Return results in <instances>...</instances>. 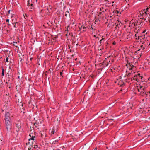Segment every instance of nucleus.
I'll list each match as a JSON object with an SVG mask.
<instances>
[{
    "label": "nucleus",
    "instance_id": "nucleus-22",
    "mask_svg": "<svg viewBox=\"0 0 150 150\" xmlns=\"http://www.w3.org/2000/svg\"><path fill=\"white\" fill-rule=\"evenodd\" d=\"M36 125H37V124H36V123H34V125L36 127H37V126H36Z\"/></svg>",
    "mask_w": 150,
    "mask_h": 150
},
{
    "label": "nucleus",
    "instance_id": "nucleus-29",
    "mask_svg": "<svg viewBox=\"0 0 150 150\" xmlns=\"http://www.w3.org/2000/svg\"><path fill=\"white\" fill-rule=\"evenodd\" d=\"M38 0H36V1H37Z\"/></svg>",
    "mask_w": 150,
    "mask_h": 150
},
{
    "label": "nucleus",
    "instance_id": "nucleus-5",
    "mask_svg": "<svg viewBox=\"0 0 150 150\" xmlns=\"http://www.w3.org/2000/svg\"><path fill=\"white\" fill-rule=\"evenodd\" d=\"M57 127H53V128L51 129H50L49 131V134H51L52 135L54 134V133L57 132Z\"/></svg>",
    "mask_w": 150,
    "mask_h": 150
},
{
    "label": "nucleus",
    "instance_id": "nucleus-19",
    "mask_svg": "<svg viewBox=\"0 0 150 150\" xmlns=\"http://www.w3.org/2000/svg\"><path fill=\"white\" fill-rule=\"evenodd\" d=\"M9 19H7L6 20V22H8L9 21Z\"/></svg>",
    "mask_w": 150,
    "mask_h": 150
},
{
    "label": "nucleus",
    "instance_id": "nucleus-15",
    "mask_svg": "<svg viewBox=\"0 0 150 150\" xmlns=\"http://www.w3.org/2000/svg\"><path fill=\"white\" fill-rule=\"evenodd\" d=\"M4 71L3 69L2 70V76H4Z\"/></svg>",
    "mask_w": 150,
    "mask_h": 150
},
{
    "label": "nucleus",
    "instance_id": "nucleus-31",
    "mask_svg": "<svg viewBox=\"0 0 150 150\" xmlns=\"http://www.w3.org/2000/svg\"><path fill=\"white\" fill-rule=\"evenodd\" d=\"M108 64L107 65V66H108Z\"/></svg>",
    "mask_w": 150,
    "mask_h": 150
},
{
    "label": "nucleus",
    "instance_id": "nucleus-3",
    "mask_svg": "<svg viewBox=\"0 0 150 150\" xmlns=\"http://www.w3.org/2000/svg\"><path fill=\"white\" fill-rule=\"evenodd\" d=\"M35 136H32L29 139V142L28 143H26V145H32L33 146V144L34 141L35 142Z\"/></svg>",
    "mask_w": 150,
    "mask_h": 150
},
{
    "label": "nucleus",
    "instance_id": "nucleus-26",
    "mask_svg": "<svg viewBox=\"0 0 150 150\" xmlns=\"http://www.w3.org/2000/svg\"><path fill=\"white\" fill-rule=\"evenodd\" d=\"M95 150H97V148H96L95 149Z\"/></svg>",
    "mask_w": 150,
    "mask_h": 150
},
{
    "label": "nucleus",
    "instance_id": "nucleus-14",
    "mask_svg": "<svg viewBox=\"0 0 150 150\" xmlns=\"http://www.w3.org/2000/svg\"><path fill=\"white\" fill-rule=\"evenodd\" d=\"M142 89V90H144V88H142V86H140L139 88V89H138V91H139L140 89Z\"/></svg>",
    "mask_w": 150,
    "mask_h": 150
},
{
    "label": "nucleus",
    "instance_id": "nucleus-33",
    "mask_svg": "<svg viewBox=\"0 0 150 150\" xmlns=\"http://www.w3.org/2000/svg\"><path fill=\"white\" fill-rule=\"evenodd\" d=\"M1 29V28L0 27V29Z\"/></svg>",
    "mask_w": 150,
    "mask_h": 150
},
{
    "label": "nucleus",
    "instance_id": "nucleus-27",
    "mask_svg": "<svg viewBox=\"0 0 150 150\" xmlns=\"http://www.w3.org/2000/svg\"><path fill=\"white\" fill-rule=\"evenodd\" d=\"M132 68H131V69L132 70Z\"/></svg>",
    "mask_w": 150,
    "mask_h": 150
},
{
    "label": "nucleus",
    "instance_id": "nucleus-11",
    "mask_svg": "<svg viewBox=\"0 0 150 150\" xmlns=\"http://www.w3.org/2000/svg\"><path fill=\"white\" fill-rule=\"evenodd\" d=\"M139 75L138 74L137 75H136L135 76L133 77V79L134 80L137 81V77L139 76Z\"/></svg>",
    "mask_w": 150,
    "mask_h": 150
},
{
    "label": "nucleus",
    "instance_id": "nucleus-28",
    "mask_svg": "<svg viewBox=\"0 0 150 150\" xmlns=\"http://www.w3.org/2000/svg\"><path fill=\"white\" fill-rule=\"evenodd\" d=\"M149 22H150V20L149 19Z\"/></svg>",
    "mask_w": 150,
    "mask_h": 150
},
{
    "label": "nucleus",
    "instance_id": "nucleus-13",
    "mask_svg": "<svg viewBox=\"0 0 150 150\" xmlns=\"http://www.w3.org/2000/svg\"><path fill=\"white\" fill-rule=\"evenodd\" d=\"M104 40V39L103 38H102L101 39L100 41V44H101L103 42V41Z\"/></svg>",
    "mask_w": 150,
    "mask_h": 150
},
{
    "label": "nucleus",
    "instance_id": "nucleus-8",
    "mask_svg": "<svg viewBox=\"0 0 150 150\" xmlns=\"http://www.w3.org/2000/svg\"><path fill=\"white\" fill-rule=\"evenodd\" d=\"M17 130L16 131L18 132L20 131L21 129V124H20L17 123L16 124Z\"/></svg>",
    "mask_w": 150,
    "mask_h": 150
},
{
    "label": "nucleus",
    "instance_id": "nucleus-25",
    "mask_svg": "<svg viewBox=\"0 0 150 150\" xmlns=\"http://www.w3.org/2000/svg\"><path fill=\"white\" fill-rule=\"evenodd\" d=\"M119 13V12H118V11H117V13Z\"/></svg>",
    "mask_w": 150,
    "mask_h": 150
},
{
    "label": "nucleus",
    "instance_id": "nucleus-12",
    "mask_svg": "<svg viewBox=\"0 0 150 150\" xmlns=\"http://www.w3.org/2000/svg\"><path fill=\"white\" fill-rule=\"evenodd\" d=\"M65 15L66 17H67L69 15V14L68 11H67L65 12Z\"/></svg>",
    "mask_w": 150,
    "mask_h": 150
},
{
    "label": "nucleus",
    "instance_id": "nucleus-10",
    "mask_svg": "<svg viewBox=\"0 0 150 150\" xmlns=\"http://www.w3.org/2000/svg\"><path fill=\"white\" fill-rule=\"evenodd\" d=\"M26 147H28V150H30L31 149L33 148V146L32 145H26Z\"/></svg>",
    "mask_w": 150,
    "mask_h": 150
},
{
    "label": "nucleus",
    "instance_id": "nucleus-17",
    "mask_svg": "<svg viewBox=\"0 0 150 150\" xmlns=\"http://www.w3.org/2000/svg\"><path fill=\"white\" fill-rule=\"evenodd\" d=\"M140 50L139 49V50H138L137 51H136V52H135L136 53L138 54V52L140 51Z\"/></svg>",
    "mask_w": 150,
    "mask_h": 150
},
{
    "label": "nucleus",
    "instance_id": "nucleus-7",
    "mask_svg": "<svg viewBox=\"0 0 150 150\" xmlns=\"http://www.w3.org/2000/svg\"><path fill=\"white\" fill-rule=\"evenodd\" d=\"M41 135L42 137V138L44 139V141L46 142L45 140H46V139L45 137L46 136V133L45 132H43L41 133Z\"/></svg>",
    "mask_w": 150,
    "mask_h": 150
},
{
    "label": "nucleus",
    "instance_id": "nucleus-32",
    "mask_svg": "<svg viewBox=\"0 0 150 150\" xmlns=\"http://www.w3.org/2000/svg\"><path fill=\"white\" fill-rule=\"evenodd\" d=\"M149 93H150V92H149Z\"/></svg>",
    "mask_w": 150,
    "mask_h": 150
},
{
    "label": "nucleus",
    "instance_id": "nucleus-6",
    "mask_svg": "<svg viewBox=\"0 0 150 150\" xmlns=\"http://www.w3.org/2000/svg\"><path fill=\"white\" fill-rule=\"evenodd\" d=\"M142 44L143 45H142V46L143 47V49H145V47L144 46V45L147 46H148V45H150V43L148 44L147 40H145L144 42L143 41Z\"/></svg>",
    "mask_w": 150,
    "mask_h": 150
},
{
    "label": "nucleus",
    "instance_id": "nucleus-30",
    "mask_svg": "<svg viewBox=\"0 0 150 150\" xmlns=\"http://www.w3.org/2000/svg\"><path fill=\"white\" fill-rule=\"evenodd\" d=\"M8 12H10V10H9V11H8Z\"/></svg>",
    "mask_w": 150,
    "mask_h": 150
},
{
    "label": "nucleus",
    "instance_id": "nucleus-4",
    "mask_svg": "<svg viewBox=\"0 0 150 150\" xmlns=\"http://www.w3.org/2000/svg\"><path fill=\"white\" fill-rule=\"evenodd\" d=\"M13 117L9 112H7L6 113L5 116V121L10 120L11 118Z\"/></svg>",
    "mask_w": 150,
    "mask_h": 150
},
{
    "label": "nucleus",
    "instance_id": "nucleus-20",
    "mask_svg": "<svg viewBox=\"0 0 150 150\" xmlns=\"http://www.w3.org/2000/svg\"><path fill=\"white\" fill-rule=\"evenodd\" d=\"M149 8H147L146 9V11H147V12H148V10L149 9Z\"/></svg>",
    "mask_w": 150,
    "mask_h": 150
},
{
    "label": "nucleus",
    "instance_id": "nucleus-1",
    "mask_svg": "<svg viewBox=\"0 0 150 150\" xmlns=\"http://www.w3.org/2000/svg\"><path fill=\"white\" fill-rule=\"evenodd\" d=\"M149 14V13H147V11H146L144 9L140 12L139 15L138 16L140 18V19H144V20H145L147 17L149 18L148 16Z\"/></svg>",
    "mask_w": 150,
    "mask_h": 150
},
{
    "label": "nucleus",
    "instance_id": "nucleus-18",
    "mask_svg": "<svg viewBox=\"0 0 150 150\" xmlns=\"http://www.w3.org/2000/svg\"><path fill=\"white\" fill-rule=\"evenodd\" d=\"M83 28V26H81V27L79 28L80 30H81V29H82Z\"/></svg>",
    "mask_w": 150,
    "mask_h": 150
},
{
    "label": "nucleus",
    "instance_id": "nucleus-21",
    "mask_svg": "<svg viewBox=\"0 0 150 150\" xmlns=\"http://www.w3.org/2000/svg\"><path fill=\"white\" fill-rule=\"evenodd\" d=\"M15 23V25H14V27L15 28H16V23Z\"/></svg>",
    "mask_w": 150,
    "mask_h": 150
},
{
    "label": "nucleus",
    "instance_id": "nucleus-24",
    "mask_svg": "<svg viewBox=\"0 0 150 150\" xmlns=\"http://www.w3.org/2000/svg\"><path fill=\"white\" fill-rule=\"evenodd\" d=\"M62 72H60L61 75H62Z\"/></svg>",
    "mask_w": 150,
    "mask_h": 150
},
{
    "label": "nucleus",
    "instance_id": "nucleus-9",
    "mask_svg": "<svg viewBox=\"0 0 150 150\" xmlns=\"http://www.w3.org/2000/svg\"><path fill=\"white\" fill-rule=\"evenodd\" d=\"M28 6H30L31 9H32L33 4L31 3V2L30 0H28Z\"/></svg>",
    "mask_w": 150,
    "mask_h": 150
},
{
    "label": "nucleus",
    "instance_id": "nucleus-2",
    "mask_svg": "<svg viewBox=\"0 0 150 150\" xmlns=\"http://www.w3.org/2000/svg\"><path fill=\"white\" fill-rule=\"evenodd\" d=\"M5 125L7 131L10 132L11 130L12 125L10 120L5 121Z\"/></svg>",
    "mask_w": 150,
    "mask_h": 150
},
{
    "label": "nucleus",
    "instance_id": "nucleus-16",
    "mask_svg": "<svg viewBox=\"0 0 150 150\" xmlns=\"http://www.w3.org/2000/svg\"><path fill=\"white\" fill-rule=\"evenodd\" d=\"M8 57H7L6 59V62H8Z\"/></svg>",
    "mask_w": 150,
    "mask_h": 150
},
{
    "label": "nucleus",
    "instance_id": "nucleus-23",
    "mask_svg": "<svg viewBox=\"0 0 150 150\" xmlns=\"http://www.w3.org/2000/svg\"><path fill=\"white\" fill-rule=\"evenodd\" d=\"M86 28L85 26H83V29H85Z\"/></svg>",
    "mask_w": 150,
    "mask_h": 150
}]
</instances>
